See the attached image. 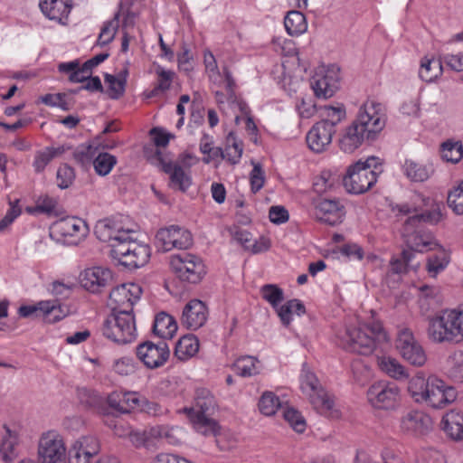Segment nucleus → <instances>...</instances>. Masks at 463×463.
Listing matches in <instances>:
<instances>
[{
    "label": "nucleus",
    "instance_id": "28",
    "mask_svg": "<svg viewBox=\"0 0 463 463\" xmlns=\"http://www.w3.org/2000/svg\"><path fill=\"white\" fill-rule=\"evenodd\" d=\"M39 7L48 19L66 24L72 5L70 0H41Z\"/></svg>",
    "mask_w": 463,
    "mask_h": 463
},
{
    "label": "nucleus",
    "instance_id": "22",
    "mask_svg": "<svg viewBox=\"0 0 463 463\" xmlns=\"http://www.w3.org/2000/svg\"><path fill=\"white\" fill-rule=\"evenodd\" d=\"M80 280L84 288L96 293L112 283L113 274L106 267L95 266L85 269L80 273Z\"/></svg>",
    "mask_w": 463,
    "mask_h": 463
},
{
    "label": "nucleus",
    "instance_id": "20",
    "mask_svg": "<svg viewBox=\"0 0 463 463\" xmlns=\"http://www.w3.org/2000/svg\"><path fill=\"white\" fill-rule=\"evenodd\" d=\"M400 427L403 432L414 436H423L433 429L431 417L422 411H410L400 420Z\"/></svg>",
    "mask_w": 463,
    "mask_h": 463
},
{
    "label": "nucleus",
    "instance_id": "48",
    "mask_svg": "<svg viewBox=\"0 0 463 463\" xmlns=\"http://www.w3.org/2000/svg\"><path fill=\"white\" fill-rule=\"evenodd\" d=\"M449 263V256L444 250L429 257L427 262V270L431 277H436L439 272L444 270Z\"/></svg>",
    "mask_w": 463,
    "mask_h": 463
},
{
    "label": "nucleus",
    "instance_id": "31",
    "mask_svg": "<svg viewBox=\"0 0 463 463\" xmlns=\"http://www.w3.org/2000/svg\"><path fill=\"white\" fill-rule=\"evenodd\" d=\"M177 323L167 313L161 312L155 317L153 332L163 339H171L177 331Z\"/></svg>",
    "mask_w": 463,
    "mask_h": 463
},
{
    "label": "nucleus",
    "instance_id": "10",
    "mask_svg": "<svg viewBox=\"0 0 463 463\" xmlns=\"http://www.w3.org/2000/svg\"><path fill=\"white\" fill-rule=\"evenodd\" d=\"M366 398L376 410L395 411L401 404V389L393 383L376 382L368 388Z\"/></svg>",
    "mask_w": 463,
    "mask_h": 463
},
{
    "label": "nucleus",
    "instance_id": "24",
    "mask_svg": "<svg viewBox=\"0 0 463 463\" xmlns=\"http://www.w3.org/2000/svg\"><path fill=\"white\" fill-rule=\"evenodd\" d=\"M208 308L199 299L190 300L184 307L181 316V325L189 330H197L207 321Z\"/></svg>",
    "mask_w": 463,
    "mask_h": 463
},
{
    "label": "nucleus",
    "instance_id": "12",
    "mask_svg": "<svg viewBox=\"0 0 463 463\" xmlns=\"http://www.w3.org/2000/svg\"><path fill=\"white\" fill-rule=\"evenodd\" d=\"M427 335L434 344H458L449 308L428 318Z\"/></svg>",
    "mask_w": 463,
    "mask_h": 463
},
{
    "label": "nucleus",
    "instance_id": "47",
    "mask_svg": "<svg viewBox=\"0 0 463 463\" xmlns=\"http://www.w3.org/2000/svg\"><path fill=\"white\" fill-rule=\"evenodd\" d=\"M179 430H180L178 428L165 425H157L152 427L149 430L148 435L150 438L165 439L169 444L175 445L179 442V438L177 435Z\"/></svg>",
    "mask_w": 463,
    "mask_h": 463
},
{
    "label": "nucleus",
    "instance_id": "26",
    "mask_svg": "<svg viewBox=\"0 0 463 463\" xmlns=\"http://www.w3.org/2000/svg\"><path fill=\"white\" fill-rule=\"evenodd\" d=\"M336 130L330 128L329 125L317 122L307 134V144L308 147L316 152L321 153L327 149L332 143L333 136Z\"/></svg>",
    "mask_w": 463,
    "mask_h": 463
},
{
    "label": "nucleus",
    "instance_id": "61",
    "mask_svg": "<svg viewBox=\"0 0 463 463\" xmlns=\"http://www.w3.org/2000/svg\"><path fill=\"white\" fill-rule=\"evenodd\" d=\"M120 412L128 413L139 405L138 393L135 392L120 391Z\"/></svg>",
    "mask_w": 463,
    "mask_h": 463
},
{
    "label": "nucleus",
    "instance_id": "63",
    "mask_svg": "<svg viewBox=\"0 0 463 463\" xmlns=\"http://www.w3.org/2000/svg\"><path fill=\"white\" fill-rule=\"evenodd\" d=\"M75 177L74 170L68 165H61L57 170V184L60 188H68Z\"/></svg>",
    "mask_w": 463,
    "mask_h": 463
},
{
    "label": "nucleus",
    "instance_id": "18",
    "mask_svg": "<svg viewBox=\"0 0 463 463\" xmlns=\"http://www.w3.org/2000/svg\"><path fill=\"white\" fill-rule=\"evenodd\" d=\"M137 355L146 367L156 369L166 363L170 355V350L164 341L157 344L147 341L137 347Z\"/></svg>",
    "mask_w": 463,
    "mask_h": 463
},
{
    "label": "nucleus",
    "instance_id": "57",
    "mask_svg": "<svg viewBox=\"0 0 463 463\" xmlns=\"http://www.w3.org/2000/svg\"><path fill=\"white\" fill-rule=\"evenodd\" d=\"M448 204L457 214H463V181L449 193Z\"/></svg>",
    "mask_w": 463,
    "mask_h": 463
},
{
    "label": "nucleus",
    "instance_id": "3",
    "mask_svg": "<svg viewBox=\"0 0 463 463\" xmlns=\"http://www.w3.org/2000/svg\"><path fill=\"white\" fill-rule=\"evenodd\" d=\"M339 338V345L344 349L364 355L372 354L378 344L388 341V335L379 321L360 324L358 326H348Z\"/></svg>",
    "mask_w": 463,
    "mask_h": 463
},
{
    "label": "nucleus",
    "instance_id": "50",
    "mask_svg": "<svg viewBox=\"0 0 463 463\" xmlns=\"http://www.w3.org/2000/svg\"><path fill=\"white\" fill-rule=\"evenodd\" d=\"M260 295L273 308L284 300L283 290L275 284H265L260 288Z\"/></svg>",
    "mask_w": 463,
    "mask_h": 463
},
{
    "label": "nucleus",
    "instance_id": "7",
    "mask_svg": "<svg viewBox=\"0 0 463 463\" xmlns=\"http://www.w3.org/2000/svg\"><path fill=\"white\" fill-rule=\"evenodd\" d=\"M102 333L108 339L118 344H128L137 337L136 320L133 312L112 309L105 320Z\"/></svg>",
    "mask_w": 463,
    "mask_h": 463
},
{
    "label": "nucleus",
    "instance_id": "21",
    "mask_svg": "<svg viewBox=\"0 0 463 463\" xmlns=\"http://www.w3.org/2000/svg\"><path fill=\"white\" fill-rule=\"evenodd\" d=\"M100 449L99 439L94 436L79 438L69 450V463H90Z\"/></svg>",
    "mask_w": 463,
    "mask_h": 463
},
{
    "label": "nucleus",
    "instance_id": "60",
    "mask_svg": "<svg viewBox=\"0 0 463 463\" xmlns=\"http://www.w3.org/2000/svg\"><path fill=\"white\" fill-rule=\"evenodd\" d=\"M458 342H463V303L457 307L449 308Z\"/></svg>",
    "mask_w": 463,
    "mask_h": 463
},
{
    "label": "nucleus",
    "instance_id": "9",
    "mask_svg": "<svg viewBox=\"0 0 463 463\" xmlns=\"http://www.w3.org/2000/svg\"><path fill=\"white\" fill-rule=\"evenodd\" d=\"M371 137L375 139L385 128L387 112L385 106L374 99H368L359 108L354 119Z\"/></svg>",
    "mask_w": 463,
    "mask_h": 463
},
{
    "label": "nucleus",
    "instance_id": "37",
    "mask_svg": "<svg viewBox=\"0 0 463 463\" xmlns=\"http://www.w3.org/2000/svg\"><path fill=\"white\" fill-rule=\"evenodd\" d=\"M274 309L285 326H289L291 323L293 314L301 316L306 312L303 303L296 298L290 299L283 305H279L277 306V308Z\"/></svg>",
    "mask_w": 463,
    "mask_h": 463
},
{
    "label": "nucleus",
    "instance_id": "58",
    "mask_svg": "<svg viewBox=\"0 0 463 463\" xmlns=\"http://www.w3.org/2000/svg\"><path fill=\"white\" fill-rule=\"evenodd\" d=\"M105 80L109 85V95L111 99H117L124 94L127 83L126 78L107 75Z\"/></svg>",
    "mask_w": 463,
    "mask_h": 463
},
{
    "label": "nucleus",
    "instance_id": "53",
    "mask_svg": "<svg viewBox=\"0 0 463 463\" xmlns=\"http://www.w3.org/2000/svg\"><path fill=\"white\" fill-rule=\"evenodd\" d=\"M441 219V213L439 206L433 207L430 210H428L420 214H415L409 217L408 220V227L410 225H420L422 222H427L430 224L438 223Z\"/></svg>",
    "mask_w": 463,
    "mask_h": 463
},
{
    "label": "nucleus",
    "instance_id": "41",
    "mask_svg": "<svg viewBox=\"0 0 463 463\" xmlns=\"http://www.w3.org/2000/svg\"><path fill=\"white\" fill-rule=\"evenodd\" d=\"M354 463H404L402 458L391 451H384L380 456H373L364 450L356 452Z\"/></svg>",
    "mask_w": 463,
    "mask_h": 463
},
{
    "label": "nucleus",
    "instance_id": "23",
    "mask_svg": "<svg viewBox=\"0 0 463 463\" xmlns=\"http://www.w3.org/2000/svg\"><path fill=\"white\" fill-rule=\"evenodd\" d=\"M86 222L77 217H65L56 221L50 229V237L84 238L88 233Z\"/></svg>",
    "mask_w": 463,
    "mask_h": 463
},
{
    "label": "nucleus",
    "instance_id": "6",
    "mask_svg": "<svg viewBox=\"0 0 463 463\" xmlns=\"http://www.w3.org/2000/svg\"><path fill=\"white\" fill-rule=\"evenodd\" d=\"M378 158L368 157L365 161H357L350 165L343 178V184L347 193L361 194L371 189L377 182Z\"/></svg>",
    "mask_w": 463,
    "mask_h": 463
},
{
    "label": "nucleus",
    "instance_id": "11",
    "mask_svg": "<svg viewBox=\"0 0 463 463\" xmlns=\"http://www.w3.org/2000/svg\"><path fill=\"white\" fill-rule=\"evenodd\" d=\"M395 348L399 354L413 366L421 367L427 361L422 345L415 338L412 331L407 327L398 329Z\"/></svg>",
    "mask_w": 463,
    "mask_h": 463
},
{
    "label": "nucleus",
    "instance_id": "15",
    "mask_svg": "<svg viewBox=\"0 0 463 463\" xmlns=\"http://www.w3.org/2000/svg\"><path fill=\"white\" fill-rule=\"evenodd\" d=\"M66 446L57 431L43 433L38 445L39 463H65Z\"/></svg>",
    "mask_w": 463,
    "mask_h": 463
},
{
    "label": "nucleus",
    "instance_id": "42",
    "mask_svg": "<svg viewBox=\"0 0 463 463\" xmlns=\"http://www.w3.org/2000/svg\"><path fill=\"white\" fill-rule=\"evenodd\" d=\"M321 120L319 122L329 125L330 128L336 130V126L345 118V109L343 106H325L320 109Z\"/></svg>",
    "mask_w": 463,
    "mask_h": 463
},
{
    "label": "nucleus",
    "instance_id": "13",
    "mask_svg": "<svg viewBox=\"0 0 463 463\" xmlns=\"http://www.w3.org/2000/svg\"><path fill=\"white\" fill-rule=\"evenodd\" d=\"M156 245L162 251H170L174 249L186 250L193 245L192 233L185 228L178 225H170L157 231Z\"/></svg>",
    "mask_w": 463,
    "mask_h": 463
},
{
    "label": "nucleus",
    "instance_id": "54",
    "mask_svg": "<svg viewBox=\"0 0 463 463\" xmlns=\"http://www.w3.org/2000/svg\"><path fill=\"white\" fill-rule=\"evenodd\" d=\"M203 63L209 80L213 83H221L222 78V75L221 73L222 71L218 68V64L214 55L209 50H206L203 52Z\"/></svg>",
    "mask_w": 463,
    "mask_h": 463
},
{
    "label": "nucleus",
    "instance_id": "49",
    "mask_svg": "<svg viewBox=\"0 0 463 463\" xmlns=\"http://www.w3.org/2000/svg\"><path fill=\"white\" fill-rule=\"evenodd\" d=\"M281 406L282 402L272 392H263L259 401L260 411L266 416L274 415Z\"/></svg>",
    "mask_w": 463,
    "mask_h": 463
},
{
    "label": "nucleus",
    "instance_id": "62",
    "mask_svg": "<svg viewBox=\"0 0 463 463\" xmlns=\"http://www.w3.org/2000/svg\"><path fill=\"white\" fill-rule=\"evenodd\" d=\"M339 252L342 256L350 260H362L364 257V249L357 243H345L339 247Z\"/></svg>",
    "mask_w": 463,
    "mask_h": 463
},
{
    "label": "nucleus",
    "instance_id": "35",
    "mask_svg": "<svg viewBox=\"0 0 463 463\" xmlns=\"http://www.w3.org/2000/svg\"><path fill=\"white\" fill-rule=\"evenodd\" d=\"M284 26L291 36H299L307 32V22L304 14L299 11H289L284 18Z\"/></svg>",
    "mask_w": 463,
    "mask_h": 463
},
{
    "label": "nucleus",
    "instance_id": "44",
    "mask_svg": "<svg viewBox=\"0 0 463 463\" xmlns=\"http://www.w3.org/2000/svg\"><path fill=\"white\" fill-rule=\"evenodd\" d=\"M119 11L117 12L114 17L103 24L100 33L99 34L97 44L99 46H105L110 43L118 32L119 27Z\"/></svg>",
    "mask_w": 463,
    "mask_h": 463
},
{
    "label": "nucleus",
    "instance_id": "43",
    "mask_svg": "<svg viewBox=\"0 0 463 463\" xmlns=\"http://www.w3.org/2000/svg\"><path fill=\"white\" fill-rule=\"evenodd\" d=\"M117 163L118 160L115 156L99 150L93 162V167L98 175L106 176L112 171Z\"/></svg>",
    "mask_w": 463,
    "mask_h": 463
},
{
    "label": "nucleus",
    "instance_id": "56",
    "mask_svg": "<svg viewBox=\"0 0 463 463\" xmlns=\"http://www.w3.org/2000/svg\"><path fill=\"white\" fill-rule=\"evenodd\" d=\"M99 150V146H95L93 145H82L75 150L74 158L82 165H86L90 163L93 164Z\"/></svg>",
    "mask_w": 463,
    "mask_h": 463
},
{
    "label": "nucleus",
    "instance_id": "46",
    "mask_svg": "<svg viewBox=\"0 0 463 463\" xmlns=\"http://www.w3.org/2000/svg\"><path fill=\"white\" fill-rule=\"evenodd\" d=\"M17 435L9 429L5 430L0 444V454L5 461H12L17 456L16 452Z\"/></svg>",
    "mask_w": 463,
    "mask_h": 463
},
{
    "label": "nucleus",
    "instance_id": "29",
    "mask_svg": "<svg viewBox=\"0 0 463 463\" xmlns=\"http://www.w3.org/2000/svg\"><path fill=\"white\" fill-rule=\"evenodd\" d=\"M440 429L445 435L455 441L463 439V412L450 410L446 412L440 420Z\"/></svg>",
    "mask_w": 463,
    "mask_h": 463
},
{
    "label": "nucleus",
    "instance_id": "34",
    "mask_svg": "<svg viewBox=\"0 0 463 463\" xmlns=\"http://www.w3.org/2000/svg\"><path fill=\"white\" fill-rule=\"evenodd\" d=\"M378 365L384 373L397 381L409 378V373L406 368L394 357H379Z\"/></svg>",
    "mask_w": 463,
    "mask_h": 463
},
{
    "label": "nucleus",
    "instance_id": "59",
    "mask_svg": "<svg viewBox=\"0 0 463 463\" xmlns=\"http://www.w3.org/2000/svg\"><path fill=\"white\" fill-rule=\"evenodd\" d=\"M222 82L221 83H215L216 85H222L224 84L227 93L229 95V101L231 103V106L232 108L236 107L237 103H241L240 101L236 100V97L234 96V88H235V80L232 75V72L228 69V67H222Z\"/></svg>",
    "mask_w": 463,
    "mask_h": 463
},
{
    "label": "nucleus",
    "instance_id": "4",
    "mask_svg": "<svg viewBox=\"0 0 463 463\" xmlns=\"http://www.w3.org/2000/svg\"><path fill=\"white\" fill-rule=\"evenodd\" d=\"M216 402L212 392L204 388L195 392L194 405L183 409L196 431L203 435H216L218 423L211 417L214 412Z\"/></svg>",
    "mask_w": 463,
    "mask_h": 463
},
{
    "label": "nucleus",
    "instance_id": "16",
    "mask_svg": "<svg viewBox=\"0 0 463 463\" xmlns=\"http://www.w3.org/2000/svg\"><path fill=\"white\" fill-rule=\"evenodd\" d=\"M151 160L153 164L169 175L171 187L185 192L191 186L190 171L182 168L179 165H173L171 158L166 154L156 149Z\"/></svg>",
    "mask_w": 463,
    "mask_h": 463
},
{
    "label": "nucleus",
    "instance_id": "19",
    "mask_svg": "<svg viewBox=\"0 0 463 463\" xmlns=\"http://www.w3.org/2000/svg\"><path fill=\"white\" fill-rule=\"evenodd\" d=\"M142 288L137 283H125L114 288L109 299L115 306L112 309L133 312V306L140 299Z\"/></svg>",
    "mask_w": 463,
    "mask_h": 463
},
{
    "label": "nucleus",
    "instance_id": "25",
    "mask_svg": "<svg viewBox=\"0 0 463 463\" xmlns=\"http://www.w3.org/2000/svg\"><path fill=\"white\" fill-rule=\"evenodd\" d=\"M315 215L322 222L336 225L344 220L345 206L339 200L323 199L317 203Z\"/></svg>",
    "mask_w": 463,
    "mask_h": 463
},
{
    "label": "nucleus",
    "instance_id": "64",
    "mask_svg": "<svg viewBox=\"0 0 463 463\" xmlns=\"http://www.w3.org/2000/svg\"><path fill=\"white\" fill-rule=\"evenodd\" d=\"M250 189L253 193L259 192L265 184V174L261 165L253 163V168L250 174Z\"/></svg>",
    "mask_w": 463,
    "mask_h": 463
},
{
    "label": "nucleus",
    "instance_id": "38",
    "mask_svg": "<svg viewBox=\"0 0 463 463\" xmlns=\"http://www.w3.org/2000/svg\"><path fill=\"white\" fill-rule=\"evenodd\" d=\"M415 253L409 250H403L399 256H393L390 261V269L392 273L405 274L411 269H416L419 264L412 263Z\"/></svg>",
    "mask_w": 463,
    "mask_h": 463
},
{
    "label": "nucleus",
    "instance_id": "5",
    "mask_svg": "<svg viewBox=\"0 0 463 463\" xmlns=\"http://www.w3.org/2000/svg\"><path fill=\"white\" fill-rule=\"evenodd\" d=\"M300 388L308 396L311 404L318 413L332 419L340 417L334 396L321 387L317 376L306 365H303L301 370Z\"/></svg>",
    "mask_w": 463,
    "mask_h": 463
},
{
    "label": "nucleus",
    "instance_id": "45",
    "mask_svg": "<svg viewBox=\"0 0 463 463\" xmlns=\"http://www.w3.org/2000/svg\"><path fill=\"white\" fill-rule=\"evenodd\" d=\"M243 148L241 141H238L233 134L230 133L226 137V146L222 152L223 158L227 159L232 165L237 164L241 156Z\"/></svg>",
    "mask_w": 463,
    "mask_h": 463
},
{
    "label": "nucleus",
    "instance_id": "17",
    "mask_svg": "<svg viewBox=\"0 0 463 463\" xmlns=\"http://www.w3.org/2000/svg\"><path fill=\"white\" fill-rule=\"evenodd\" d=\"M402 237L408 250L412 252H425L439 247L430 232L418 224L408 227V220L405 221L402 228Z\"/></svg>",
    "mask_w": 463,
    "mask_h": 463
},
{
    "label": "nucleus",
    "instance_id": "8",
    "mask_svg": "<svg viewBox=\"0 0 463 463\" xmlns=\"http://www.w3.org/2000/svg\"><path fill=\"white\" fill-rule=\"evenodd\" d=\"M170 267L180 280L193 284L200 282L206 275L203 259L189 252L171 256Z\"/></svg>",
    "mask_w": 463,
    "mask_h": 463
},
{
    "label": "nucleus",
    "instance_id": "33",
    "mask_svg": "<svg viewBox=\"0 0 463 463\" xmlns=\"http://www.w3.org/2000/svg\"><path fill=\"white\" fill-rule=\"evenodd\" d=\"M199 351V340L194 335H185L175 345V355L180 361H186Z\"/></svg>",
    "mask_w": 463,
    "mask_h": 463
},
{
    "label": "nucleus",
    "instance_id": "51",
    "mask_svg": "<svg viewBox=\"0 0 463 463\" xmlns=\"http://www.w3.org/2000/svg\"><path fill=\"white\" fill-rule=\"evenodd\" d=\"M442 158L447 162L456 164L463 160V145L461 142L447 141L442 144Z\"/></svg>",
    "mask_w": 463,
    "mask_h": 463
},
{
    "label": "nucleus",
    "instance_id": "40",
    "mask_svg": "<svg viewBox=\"0 0 463 463\" xmlns=\"http://www.w3.org/2000/svg\"><path fill=\"white\" fill-rule=\"evenodd\" d=\"M446 374L455 383H463V350L456 351L449 356Z\"/></svg>",
    "mask_w": 463,
    "mask_h": 463
},
{
    "label": "nucleus",
    "instance_id": "52",
    "mask_svg": "<svg viewBox=\"0 0 463 463\" xmlns=\"http://www.w3.org/2000/svg\"><path fill=\"white\" fill-rule=\"evenodd\" d=\"M42 306H43V317L48 323H55L66 316V312L56 300H43Z\"/></svg>",
    "mask_w": 463,
    "mask_h": 463
},
{
    "label": "nucleus",
    "instance_id": "32",
    "mask_svg": "<svg viewBox=\"0 0 463 463\" xmlns=\"http://www.w3.org/2000/svg\"><path fill=\"white\" fill-rule=\"evenodd\" d=\"M442 59L424 56L420 61L419 77L426 82H432L442 74Z\"/></svg>",
    "mask_w": 463,
    "mask_h": 463
},
{
    "label": "nucleus",
    "instance_id": "36",
    "mask_svg": "<svg viewBox=\"0 0 463 463\" xmlns=\"http://www.w3.org/2000/svg\"><path fill=\"white\" fill-rule=\"evenodd\" d=\"M233 370L240 376L251 377L260 373L261 364L254 356H241L234 362Z\"/></svg>",
    "mask_w": 463,
    "mask_h": 463
},
{
    "label": "nucleus",
    "instance_id": "27",
    "mask_svg": "<svg viewBox=\"0 0 463 463\" xmlns=\"http://www.w3.org/2000/svg\"><path fill=\"white\" fill-rule=\"evenodd\" d=\"M364 140H374L371 138L369 134L355 121L354 120L343 133L339 146L341 150L345 153H353L357 149Z\"/></svg>",
    "mask_w": 463,
    "mask_h": 463
},
{
    "label": "nucleus",
    "instance_id": "39",
    "mask_svg": "<svg viewBox=\"0 0 463 463\" xmlns=\"http://www.w3.org/2000/svg\"><path fill=\"white\" fill-rule=\"evenodd\" d=\"M154 67L155 74L156 75V84L151 90L150 97H155L167 91L175 75V71L167 70L159 64H154Z\"/></svg>",
    "mask_w": 463,
    "mask_h": 463
},
{
    "label": "nucleus",
    "instance_id": "2",
    "mask_svg": "<svg viewBox=\"0 0 463 463\" xmlns=\"http://www.w3.org/2000/svg\"><path fill=\"white\" fill-rule=\"evenodd\" d=\"M407 391L411 399L419 404L433 409H442L457 399L456 389L436 375L426 377L418 373L409 379Z\"/></svg>",
    "mask_w": 463,
    "mask_h": 463
},
{
    "label": "nucleus",
    "instance_id": "55",
    "mask_svg": "<svg viewBox=\"0 0 463 463\" xmlns=\"http://www.w3.org/2000/svg\"><path fill=\"white\" fill-rule=\"evenodd\" d=\"M283 417L295 431L303 433L306 430V420L298 410L288 407L283 411Z\"/></svg>",
    "mask_w": 463,
    "mask_h": 463
},
{
    "label": "nucleus",
    "instance_id": "14",
    "mask_svg": "<svg viewBox=\"0 0 463 463\" xmlns=\"http://www.w3.org/2000/svg\"><path fill=\"white\" fill-rule=\"evenodd\" d=\"M340 86V69L336 65L319 66L312 79L311 87L317 98H331Z\"/></svg>",
    "mask_w": 463,
    "mask_h": 463
},
{
    "label": "nucleus",
    "instance_id": "30",
    "mask_svg": "<svg viewBox=\"0 0 463 463\" xmlns=\"http://www.w3.org/2000/svg\"><path fill=\"white\" fill-rule=\"evenodd\" d=\"M402 171L411 182H424L433 174V167L430 164H421L406 159L402 165Z\"/></svg>",
    "mask_w": 463,
    "mask_h": 463
},
{
    "label": "nucleus",
    "instance_id": "1",
    "mask_svg": "<svg viewBox=\"0 0 463 463\" xmlns=\"http://www.w3.org/2000/svg\"><path fill=\"white\" fill-rule=\"evenodd\" d=\"M136 224L124 225L122 217L99 220L95 226L97 238L109 243L110 256L121 265L129 269H137L146 265L151 250L147 244L138 243L134 239Z\"/></svg>",
    "mask_w": 463,
    "mask_h": 463
}]
</instances>
